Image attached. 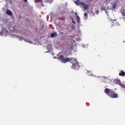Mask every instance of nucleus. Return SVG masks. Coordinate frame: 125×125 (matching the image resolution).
<instances>
[{
    "mask_svg": "<svg viewBox=\"0 0 125 125\" xmlns=\"http://www.w3.org/2000/svg\"><path fill=\"white\" fill-rule=\"evenodd\" d=\"M57 59L59 60H61L62 63H67V62H70L72 64L71 66L72 69H75L77 70L80 68V64H79V62L77 60L73 58H65L64 56L61 55L60 56L59 58H58Z\"/></svg>",
    "mask_w": 125,
    "mask_h": 125,
    "instance_id": "1",
    "label": "nucleus"
},
{
    "mask_svg": "<svg viewBox=\"0 0 125 125\" xmlns=\"http://www.w3.org/2000/svg\"><path fill=\"white\" fill-rule=\"evenodd\" d=\"M104 92L107 95L109 96V97H111V98H118L119 97V95L116 93L115 91L108 88H106L104 89Z\"/></svg>",
    "mask_w": 125,
    "mask_h": 125,
    "instance_id": "2",
    "label": "nucleus"
},
{
    "mask_svg": "<svg viewBox=\"0 0 125 125\" xmlns=\"http://www.w3.org/2000/svg\"><path fill=\"white\" fill-rule=\"evenodd\" d=\"M74 2L76 5H83V2L80 1V0H76Z\"/></svg>",
    "mask_w": 125,
    "mask_h": 125,
    "instance_id": "3",
    "label": "nucleus"
},
{
    "mask_svg": "<svg viewBox=\"0 0 125 125\" xmlns=\"http://www.w3.org/2000/svg\"><path fill=\"white\" fill-rule=\"evenodd\" d=\"M90 5H87V4H84V3H83V5H82V6L83 7L84 10H86L88 9V6H89Z\"/></svg>",
    "mask_w": 125,
    "mask_h": 125,
    "instance_id": "4",
    "label": "nucleus"
},
{
    "mask_svg": "<svg viewBox=\"0 0 125 125\" xmlns=\"http://www.w3.org/2000/svg\"><path fill=\"white\" fill-rule=\"evenodd\" d=\"M6 14L8 15H10V16H12V13L11 12V11H10L9 10H7Z\"/></svg>",
    "mask_w": 125,
    "mask_h": 125,
    "instance_id": "5",
    "label": "nucleus"
},
{
    "mask_svg": "<svg viewBox=\"0 0 125 125\" xmlns=\"http://www.w3.org/2000/svg\"><path fill=\"white\" fill-rule=\"evenodd\" d=\"M51 38H55L57 37V33L56 32L53 33L51 34Z\"/></svg>",
    "mask_w": 125,
    "mask_h": 125,
    "instance_id": "6",
    "label": "nucleus"
},
{
    "mask_svg": "<svg viewBox=\"0 0 125 125\" xmlns=\"http://www.w3.org/2000/svg\"><path fill=\"white\" fill-rule=\"evenodd\" d=\"M125 75V73L124 71L121 70L119 73V76H121V77H124Z\"/></svg>",
    "mask_w": 125,
    "mask_h": 125,
    "instance_id": "7",
    "label": "nucleus"
},
{
    "mask_svg": "<svg viewBox=\"0 0 125 125\" xmlns=\"http://www.w3.org/2000/svg\"><path fill=\"white\" fill-rule=\"evenodd\" d=\"M105 6H102L101 7V9L102 10V11H105V12H107V11H106V9H105Z\"/></svg>",
    "mask_w": 125,
    "mask_h": 125,
    "instance_id": "8",
    "label": "nucleus"
},
{
    "mask_svg": "<svg viewBox=\"0 0 125 125\" xmlns=\"http://www.w3.org/2000/svg\"><path fill=\"white\" fill-rule=\"evenodd\" d=\"M77 20L78 21V24H80V22L81 21V19L80 18V17H79V16H77Z\"/></svg>",
    "mask_w": 125,
    "mask_h": 125,
    "instance_id": "9",
    "label": "nucleus"
},
{
    "mask_svg": "<svg viewBox=\"0 0 125 125\" xmlns=\"http://www.w3.org/2000/svg\"><path fill=\"white\" fill-rule=\"evenodd\" d=\"M111 1V0H105V4H108L109 2Z\"/></svg>",
    "mask_w": 125,
    "mask_h": 125,
    "instance_id": "10",
    "label": "nucleus"
},
{
    "mask_svg": "<svg viewBox=\"0 0 125 125\" xmlns=\"http://www.w3.org/2000/svg\"><path fill=\"white\" fill-rule=\"evenodd\" d=\"M112 7H113V8H114V9H116V7H117V5H116V4H113L112 5Z\"/></svg>",
    "mask_w": 125,
    "mask_h": 125,
    "instance_id": "11",
    "label": "nucleus"
},
{
    "mask_svg": "<svg viewBox=\"0 0 125 125\" xmlns=\"http://www.w3.org/2000/svg\"><path fill=\"white\" fill-rule=\"evenodd\" d=\"M122 14H123V16H125V9L123 12Z\"/></svg>",
    "mask_w": 125,
    "mask_h": 125,
    "instance_id": "12",
    "label": "nucleus"
},
{
    "mask_svg": "<svg viewBox=\"0 0 125 125\" xmlns=\"http://www.w3.org/2000/svg\"><path fill=\"white\" fill-rule=\"evenodd\" d=\"M88 74H89V76H92V74H90V73H91V71H87Z\"/></svg>",
    "mask_w": 125,
    "mask_h": 125,
    "instance_id": "13",
    "label": "nucleus"
},
{
    "mask_svg": "<svg viewBox=\"0 0 125 125\" xmlns=\"http://www.w3.org/2000/svg\"><path fill=\"white\" fill-rule=\"evenodd\" d=\"M84 16L85 17H86V16H87V13H85L84 14Z\"/></svg>",
    "mask_w": 125,
    "mask_h": 125,
    "instance_id": "14",
    "label": "nucleus"
},
{
    "mask_svg": "<svg viewBox=\"0 0 125 125\" xmlns=\"http://www.w3.org/2000/svg\"><path fill=\"white\" fill-rule=\"evenodd\" d=\"M72 22L73 24H76V22L74 21V19H72Z\"/></svg>",
    "mask_w": 125,
    "mask_h": 125,
    "instance_id": "15",
    "label": "nucleus"
},
{
    "mask_svg": "<svg viewBox=\"0 0 125 125\" xmlns=\"http://www.w3.org/2000/svg\"><path fill=\"white\" fill-rule=\"evenodd\" d=\"M96 14H98V13H99V11L98 10L96 11Z\"/></svg>",
    "mask_w": 125,
    "mask_h": 125,
    "instance_id": "16",
    "label": "nucleus"
},
{
    "mask_svg": "<svg viewBox=\"0 0 125 125\" xmlns=\"http://www.w3.org/2000/svg\"><path fill=\"white\" fill-rule=\"evenodd\" d=\"M23 1H24V2H27V1H28V0H23Z\"/></svg>",
    "mask_w": 125,
    "mask_h": 125,
    "instance_id": "17",
    "label": "nucleus"
},
{
    "mask_svg": "<svg viewBox=\"0 0 125 125\" xmlns=\"http://www.w3.org/2000/svg\"><path fill=\"white\" fill-rule=\"evenodd\" d=\"M75 15H76L77 17H78V14L77 13H75Z\"/></svg>",
    "mask_w": 125,
    "mask_h": 125,
    "instance_id": "18",
    "label": "nucleus"
},
{
    "mask_svg": "<svg viewBox=\"0 0 125 125\" xmlns=\"http://www.w3.org/2000/svg\"><path fill=\"white\" fill-rule=\"evenodd\" d=\"M38 1H42V0H37Z\"/></svg>",
    "mask_w": 125,
    "mask_h": 125,
    "instance_id": "19",
    "label": "nucleus"
}]
</instances>
